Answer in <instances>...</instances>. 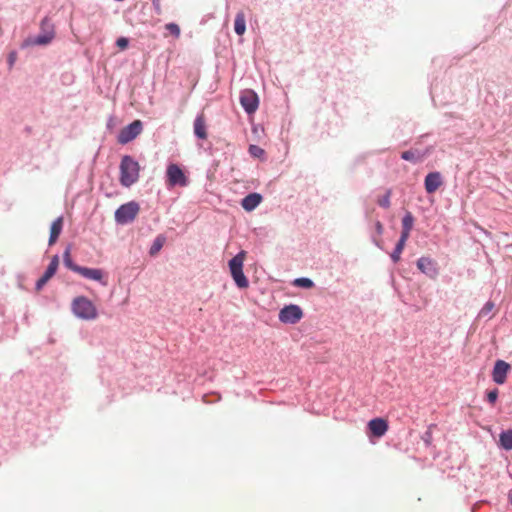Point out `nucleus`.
I'll return each instance as SVG.
<instances>
[{"instance_id":"c85d7f7f","label":"nucleus","mask_w":512,"mask_h":512,"mask_svg":"<svg viewBox=\"0 0 512 512\" xmlns=\"http://www.w3.org/2000/svg\"><path fill=\"white\" fill-rule=\"evenodd\" d=\"M249 153L255 157V158H259L261 157L263 154H264V150L257 146V145H250L249 146Z\"/></svg>"},{"instance_id":"9b49d317","label":"nucleus","mask_w":512,"mask_h":512,"mask_svg":"<svg viewBox=\"0 0 512 512\" xmlns=\"http://www.w3.org/2000/svg\"><path fill=\"white\" fill-rule=\"evenodd\" d=\"M389 425L384 418H374L368 422V429L372 436L380 438L386 434Z\"/></svg>"},{"instance_id":"aec40b11","label":"nucleus","mask_w":512,"mask_h":512,"mask_svg":"<svg viewBox=\"0 0 512 512\" xmlns=\"http://www.w3.org/2000/svg\"><path fill=\"white\" fill-rule=\"evenodd\" d=\"M234 30L238 35H243L246 31L245 14L240 11L236 14L234 22Z\"/></svg>"},{"instance_id":"f8f14e48","label":"nucleus","mask_w":512,"mask_h":512,"mask_svg":"<svg viewBox=\"0 0 512 512\" xmlns=\"http://www.w3.org/2000/svg\"><path fill=\"white\" fill-rule=\"evenodd\" d=\"M59 265V258L55 255L50 264L48 265L45 273L40 277V279L36 283V289L40 290L56 273Z\"/></svg>"},{"instance_id":"20e7f679","label":"nucleus","mask_w":512,"mask_h":512,"mask_svg":"<svg viewBox=\"0 0 512 512\" xmlns=\"http://www.w3.org/2000/svg\"><path fill=\"white\" fill-rule=\"evenodd\" d=\"M139 211L140 206L137 202L125 203L115 211V221L122 225L130 223L137 217Z\"/></svg>"},{"instance_id":"a878e982","label":"nucleus","mask_w":512,"mask_h":512,"mask_svg":"<svg viewBox=\"0 0 512 512\" xmlns=\"http://www.w3.org/2000/svg\"><path fill=\"white\" fill-rule=\"evenodd\" d=\"M165 29L168 30L176 38L180 37V27L176 23H168L165 25Z\"/></svg>"},{"instance_id":"7ed1b4c3","label":"nucleus","mask_w":512,"mask_h":512,"mask_svg":"<svg viewBox=\"0 0 512 512\" xmlns=\"http://www.w3.org/2000/svg\"><path fill=\"white\" fill-rule=\"evenodd\" d=\"M74 314L82 319L91 320L97 316V310L94 304L86 297H77L72 303Z\"/></svg>"},{"instance_id":"b1692460","label":"nucleus","mask_w":512,"mask_h":512,"mask_svg":"<svg viewBox=\"0 0 512 512\" xmlns=\"http://www.w3.org/2000/svg\"><path fill=\"white\" fill-rule=\"evenodd\" d=\"M164 243H165V238L163 236L160 235V236L156 237V239L154 240V242L150 248V251H149L150 255H152V256L156 255L162 249Z\"/></svg>"},{"instance_id":"4468645a","label":"nucleus","mask_w":512,"mask_h":512,"mask_svg":"<svg viewBox=\"0 0 512 512\" xmlns=\"http://www.w3.org/2000/svg\"><path fill=\"white\" fill-rule=\"evenodd\" d=\"M442 184L443 180L439 172H431L425 177L424 185L427 193H434Z\"/></svg>"},{"instance_id":"423d86ee","label":"nucleus","mask_w":512,"mask_h":512,"mask_svg":"<svg viewBox=\"0 0 512 512\" xmlns=\"http://www.w3.org/2000/svg\"><path fill=\"white\" fill-rule=\"evenodd\" d=\"M143 129L142 122L140 120H135L131 124L125 126L118 135V142L120 144H127L128 142L134 140Z\"/></svg>"},{"instance_id":"9d476101","label":"nucleus","mask_w":512,"mask_h":512,"mask_svg":"<svg viewBox=\"0 0 512 512\" xmlns=\"http://www.w3.org/2000/svg\"><path fill=\"white\" fill-rule=\"evenodd\" d=\"M418 269L430 278H435L438 275L437 263L429 257H421L417 261Z\"/></svg>"},{"instance_id":"2eb2a0df","label":"nucleus","mask_w":512,"mask_h":512,"mask_svg":"<svg viewBox=\"0 0 512 512\" xmlns=\"http://www.w3.org/2000/svg\"><path fill=\"white\" fill-rule=\"evenodd\" d=\"M194 134L202 140L207 139V124L203 113L199 114L194 121Z\"/></svg>"},{"instance_id":"1a4fd4ad","label":"nucleus","mask_w":512,"mask_h":512,"mask_svg":"<svg viewBox=\"0 0 512 512\" xmlns=\"http://www.w3.org/2000/svg\"><path fill=\"white\" fill-rule=\"evenodd\" d=\"M510 369L511 366L507 362L503 360H497L492 371L493 381L497 384L505 383L507 374L509 373Z\"/></svg>"},{"instance_id":"2f4dec72","label":"nucleus","mask_w":512,"mask_h":512,"mask_svg":"<svg viewBox=\"0 0 512 512\" xmlns=\"http://www.w3.org/2000/svg\"><path fill=\"white\" fill-rule=\"evenodd\" d=\"M129 41L125 37H120L116 41V45L121 49L124 50L128 47Z\"/></svg>"},{"instance_id":"7c9ffc66","label":"nucleus","mask_w":512,"mask_h":512,"mask_svg":"<svg viewBox=\"0 0 512 512\" xmlns=\"http://www.w3.org/2000/svg\"><path fill=\"white\" fill-rule=\"evenodd\" d=\"M497 397H498V390L497 389H493L491 391H489L487 393V400L491 403V404H494L497 400Z\"/></svg>"},{"instance_id":"cd10ccee","label":"nucleus","mask_w":512,"mask_h":512,"mask_svg":"<svg viewBox=\"0 0 512 512\" xmlns=\"http://www.w3.org/2000/svg\"><path fill=\"white\" fill-rule=\"evenodd\" d=\"M390 197H391V191L388 190L383 197L379 198V200H378L379 206H381L383 208H389L390 207Z\"/></svg>"},{"instance_id":"412c9836","label":"nucleus","mask_w":512,"mask_h":512,"mask_svg":"<svg viewBox=\"0 0 512 512\" xmlns=\"http://www.w3.org/2000/svg\"><path fill=\"white\" fill-rule=\"evenodd\" d=\"M500 445L505 450H512V430H507L500 434Z\"/></svg>"},{"instance_id":"f704fd0d","label":"nucleus","mask_w":512,"mask_h":512,"mask_svg":"<svg viewBox=\"0 0 512 512\" xmlns=\"http://www.w3.org/2000/svg\"><path fill=\"white\" fill-rule=\"evenodd\" d=\"M376 229H377V231H378L379 233H381V232H382L383 226H382V224H381L380 222H377V223H376Z\"/></svg>"},{"instance_id":"473e14b6","label":"nucleus","mask_w":512,"mask_h":512,"mask_svg":"<svg viewBox=\"0 0 512 512\" xmlns=\"http://www.w3.org/2000/svg\"><path fill=\"white\" fill-rule=\"evenodd\" d=\"M432 427L433 425L429 426L428 430L423 435V440L427 445H430L432 441Z\"/></svg>"},{"instance_id":"0eeeda50","label":"nucleus","mask_w":512,"mask_h":512,"mask_svg":"<svg viewBox=\"0 0 512 512\" xmlns=\"http://www.w3.org/2000/svg\"><path fill=\"white\" fill-rule=\"evenodd\" d=\"M302 316L303 312L301 308L293 304L285 306L279 312V320L283 323L295 324L302 318Z\"/></svg>"},{"instance_id":"393cba45","label":"nucleus","mask_w":512,"mask_h":512,"mask_svg":"<svg viewBox=\"0 0 512 512\" xmlns=\"http://www.w3.org/2000/svg\"><path fill=\"white\" fill-rule=\"evenodd\" d=\"M63 260H64V264L67 268H69L70 270L76 272V268H79V265H76L73 263L72 259H71V254H70V249L67 248L63 254Z\"/></svg>"},{"instance_id":"f257e3e1","label":"nucleus","mask_w":512,"mask_h":512,"mask_svg":"<svg viewBox=\"0 0 512 512\" xmlns=\"http://www.w3.org/2000/svg\"><path fill=\"white\" fill-rule=\"evenodd\" d=\"M119 168L121 185L124 187H130L138 181L140 175V165L131 156H123Z\"/></svg>"},{"instance_id":"f03ea898","label":"nucleus","mask_w":512,"mask_h":512,"mask_svg":"<svg viewBox=\"0 0 512 512\" xmlns=\"http://www.w3.org/2000/svg\"><path fill=\"white\" fill-rule=\"evenodd\" d=\"M246 258V252L240 251L229 261V269L231 276L237 285L241 289H245L249 286V281L243 273V265Z\"/></svg>"},{"instance_id":"c9c22d12","label":"nucleus","mask_w":512,"mask_h":512,"mask_svg":"<svg viewBox=\"0 0 512 512\" xmlns=\"http://www.w3.org/2000/svg\"><path fill=\"white\" fill-rule=\"evenodd\" d=\"M508 498H509L510 503L512 504V492L509 493Z\"/></svg>"},{"instance_id":"6ab92c4d","label":"nucleus","mask_w":512,"mask_h":512,"mask_svg":"<svg viewBox=\"0 0 512 512\" xmlns=\"http://www.w3.org/2000/svg\"><path fill=\"white\" fill-rule=\"evenodd\" d=\"M414 223V217L410 212H407L402 219V232L401 237L409 238Z\"/></svg>"},{"instance_id":"c756f323","label":"nucleus","mask_w":512,"mask_h":512,"mask_svg":"<svg viewBox=\"0 0 512 512\" xmlns=\"http://www.w3.org/2000/svg\"><path fill=\"white\" fill-rule=\"evenodd\" d=\"M494 308V304L493 302H487L484 307L481 309L480 313H479V316L483 317V316H486L488 315L492 309Z\"/></svg>"},{"instance_id":"a211bd4d","label":"nucleus","mask_w":512,"mask_h":512,"mask_svg":"<svg viewBox=\"0 0 512 512\" xmlns=\"http://www.w3.org/2000/svg\"><path fill=\"white\" fill-rule=\"evenodd\" d=\"M261 200H262V197L260 194L251 193V194L247 195L245 198H243L242 207L246 211H252L260 204Z\"/></svg>"},{"instance_id":"72a5a7b5","label":"nucleus","mask_w":512,"mask_h":512,"mask_svg":"<svg viewBox=\"0 0 512 512\" xmlns=\"http://www.w3.org/2000/svg\"><path fill=\"white\" fill-rule=\"evenodd\" d=\"M152 2H153L154 9L157 12H160V10H161L160 0H152Z\"/></svg>"},{"instance_id":"bb28decb","label":"nucleus","mask_w":512,"mask_h":512,"mask_svg":"<svg viewBox=\"0 0 512 512\" xmlns=\"http://www.w3.org/2000/svg\"><path fill=\"white\" fill-rule=\"evenodd\" d=\"M294 284L303 288H311L313 286V281L309 278H298L294 281Z\"/></svg>"},{"instance_id":"dca6fc26","label":"nucleus","mask_w":512,"mask_h":512,"mask_svg":"<svg viewBox=\"0 0 512 512\" xmlns=\"http://www.w3.org/2000/svg\"><path fill=\"white\" fill-rule=\"evenodd\" d=\"M76 273L80 274L81 276H83L87 279H91V280H95V281H99V282H102V280H103V271L101 269L87 268V267L79 266V268H76Z\"/></svg>"},{"instance_id":"5701e85b","label":"nucleus","mask_w":512,"mask_h":512,"mask_svg":"<svg viewBox=\"0 0 512 512\" xmlns=\"http://www.w3.org/2000/svg\"><path fill=\"white\" fill-rule=\"evenodd\" d=\"M401 158L410 162H419L423 159V155H420L418 151L407 150L401 154Z\"/></svg>"},{"instance_id":"39448f33","label":"nucleus","mask_w":512,"mask_h":512,"mask_svg":"<svg viewBox=\"0 0 512 512\" xmlns=\"http://www.w3.org/2000/svg\"><path fill=\"white\" fill-rule=\"evenodd\" d=\"M167 185L174 187L179 185L185 187L188 184V179L184 174L183 170L177 164H169L166 170Z\"/></svg>"},{"instance_id":"6e6552de","label":"nucleus","mask_w":512,"mask_h":512,"mask_svg":"<svg viewBox=\"0 0 512 512\" xmlns=\"http://www.w3.org/2000/svg\"><path fill=\"white\" fill-rule=\"evenodd\" d=\"M240 103L248 114H252L258 108V97L252 90H245L241 93Z\"/></svg>"},{"instance_id":"f3484780","label":"nucleus","mask_w":512,"mask_h":512,"mask_svg":"<svg viewBox=\"0 0 512 512\" xmlns=\"http://www.w3.org/2000/svg\"><path fill=\"white\" fill-rule=\"evenodd\" d=\"M63 229V217L60 216L52 222L50 228V237H49V245H53L56 243L61 231Z\"/></svg>"},{"instance_id":"4be33fe9","label":"nucleus","mask_w":512,"mask_h":512,"mask_svg":"<svg viewBox=\"0 0 512 512\" xmlns=\"http://www.w3.org/2000/svg\"><path fill=\"white\" fill-rule=\"evenodd\" d=\"M407 240H408L407 238H403V237L400 236V239H399V241H398V243H397L393 253L391 254V258H392L393 262L396 263V262H398L400 260V255H401V253L404 250V247H405V244H406Z\"/></svg>"},{"instance_id":"ddd939ff","label":"nucleus","mask_w":512,"mask_h":512,"mask_svg":"<svg viewBox=\"0 0 512 512\" xmlns=\"http://www.w3.org/2000/svg\"><path fill=\"white\" fill-rule=\"evenodd\" d=\"M41 28L43 31H45L44 34L38 35L34 41L37 45H46L51 42V40L54 38V31L50 24V21L45 18L41 22Z\"/></svg>"}]
</instances>
